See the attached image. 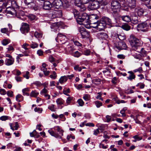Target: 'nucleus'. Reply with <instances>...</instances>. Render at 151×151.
I'll return each instance as SVG.
<instances>
[{"label": "nucleus", "mask_w": 151, "mask_h": 151, "mask_svg": "<svg viewBox=\"0 0 151 151\" xmlns=\"http://www.w3.org/2000/svg\"><path fill=\"white\" fill-rule=\"evenodd\" d=\"M113 99L114 101H115L116 103L118 104H120V103H125V102L124 100H121L120 101L118 99L117 97L114 98Z\"/></svg>", "instance_id": "34"}, {"label": "nucleus", "mask_w": 151, "mask_h": 151, "mask_svg": "<svg viewBox=\"0 0 151 151\" xmlns=\"http://www.w3.org/2000/svg\"><path fill=\"white\" fill-rule=\"evenodd\" d=\"M126 45V44L124 42H118V45H116L115 46L116 48L120 50L124 49Z\"/></svg>", "instance_id": "17"}, {"label": "nucleus", "mask_w": 151, "mask_h": 151, "mask_svg": "<svg viewBox=\"0 0 151 151\" xmlns=\"http://www.w3.org/2000/svg\"><path fill=\"white\" fill-rule=\"evenodd\" d=\"M105 126L102 125L100 126L98 129L101 131V132H102L105 129Z\"/></svg>", "instance_id": "51"}, {"label": "nucleus", "mask_w": 151, "mask_h": 151, "mask_svg": "<svg viewBox=\"0 0 151 151\" xmlns=\"http://www.w3.org/2000/svg\"><path fill=\"white\" fill-rule=\"evenodd\" d=\"M7 95L10 97H12L13 96V92L11 91H9L7 92Z\"/></svg>", "instance_id": "50"}, {"label": "nucleus", "mask_w": 151, "mask_h": 151, "mask_svg": "<svg viewBox=\"0 0 151 151\" xmlns=\"http://www.w3.org/2000/svg\"><path fill=\"white\" fill-rule=\"evenodd\" d=\"M43 51L41 50H38L37 52V53L39 56L43 55Z\"/></svg>", "instance_id": "61"}, {"label": "nucleus", "mask_w": 151, "mask_h": 151, "mask_svg": "<svg viewBox=\"0 0 151 151\" xmlns=\"http://www.w3.org/2000/svg\"><path fill=\"white\" fill-rule=\"evenodd\" d=\"M101 19L105 24L106 25V24L110 25L111 24V21L109 18L106 17H103Z\"/></svg>", "instance_id": "22"}, {"label": "nucleus", "mask_w": 151, "mask_h": 151, "mask_svg": "<svg viewBox=\"0 0 151 151\" xmlns=\"http://www.w3.org/2000/svg\"><path fill=\"white\" fill-rule=\"evenodd\" d=\"M132 56L136 59L140 60L142 59V55L139 54L135 53L134 52L132 53Z\"/></svg>", "instance_id": "23"}, {"label": "nucleus", "mask_w": 151, "mask_h": 151, "mask_svg": "<svg viewBox=\"0 0 151 151\" xmlns=\"http://www.w3.org/2000/svg\"><path fill=\"white\" fill-rule=\"evenodd\" d=\"M81 1V0H75L74 3L75 5L78 7L80 6V5H81L82 4Z\"/></svg>", "instance_id": "40"}, {"label": "nucleus", "mask_w": 151, "mask_h": 151, "mask_svg": "<svg viewBox=\"0 0 151 151\" xmlns=\"http://www.w3.org/2000/svg\"><path fill=\"white\" fill-rule=\"evenodd\" d=\"M74 68L75 70H78L79 71H81V67H79L78 65H76L74 67Z\"/></svg>", "instance_id": "63"}, {"label": "nucleus", "mask_w": 151, "mask_h": 151, "mask_svg": "<svg viewBox=\"0 0 151 151\" xmlns=\"http://www.w3.org/2000/svg\"><path fill=\"white\" fill-rule=\"evenodd\" d=\"M78 30L83 38H84L89 37V32L86 31V29L83 27L81 26L79 27Z\"/></svg>", "instance_id": "6"}, {"label": "nucleus", "mask_w": 151, "mask_h": 151, "mask_svg": "<svg viewBox=\"0 0 151 151\" xmlns=\"http://www.w3.org/2000/svg\"><path fill=\"white\" fill-rule=\"evenodd\" d=\"M149 27L147 23L145 22L139 24L137 26V29L143 32L148 31Z\"/></svg>", "instance_id": "4"}, {"label": "nucleus", "mask_w": 151, "mask_h": 151, "mask_svg": "<svg viewBox=\"0 0 151 151\" xmlns=\"http://www.w3.org/2000/svg\"><path fill=\"white\" fill-rule=\"evenodd\" d=\"M53 6L57 9L62 6L63 3L61 0H55L52 3Z\"/></svg>", "instance_id": "13"}, {"label": "nucleus", "mask_w": 151, "mask_h": 151, "mask_svg": "<svg viewBox=\"0 0 151 151\" xmlns=\"http://www.w3.org/2000/svg\"><path fill=\"white\" fill-rule=\"evenodd\" d=\"M73 99V97H68L67 98L66 102L68 104H69L70 103L71 101Z\"/></svg>", "instance_id": "56"}, {"label": "nucleus", "mask_w": 151, "mask_h": 151, "mask_svg": "<svg viewBox=\"0 0 151 151\" xmlns=\"http://www.w3.org/2000/svg\"><path fill=\"white\" fill-rule=\"evenodd\" d=\"M38 46V44H37L36 43L32 42V44L31 45V47L32 48H35L37 47Z\"/></svg>", "instance_id": "52"}, {"label": "nucleus", "mask_w": 151, "mask_h": 151, "mask_svg": "<svg viewBox=\"0 0 151 151\" xmlns=\"http://www.w3.org/2000/svg\"><path fill=\"white\" fill-rule=\"evenodd\" d=\"M128 73L130 74L129 76L127 77V78L128 80L130 81H132V80L135 79V76L133 72L132 71H129L128 72Z\"/></svg>", "instance_id": "25"}, {"label": "nucleus", "mask_w": 151, "mask_h": 151, "mask_svg": "<svg viewBox=\"0 0 151 151\" xmlns=\"http://www.w3.org/2000/svg\"><path fill=\"white\" fill-rule=\"evenodd\" d=\"M81 3L83 4H88L89 3H90L91 0H81Z\"/></svg>", "instance_id": "57"}, {"label": "nucleus", "mask_w": 151, "mask_h": 151, "mask_svg": "<svg viewBox=\"0 0 151 151\" xmlns=\"http://www.w3.org/2000/svg\"><path fill=\"white\" fill-rule=\"evenodd\" d=\"M67 80V77L66 76H64L61 77L59 81L60 83L61 84H62L66 82Z\"/></svg>", "instance_id": "28"}, {"label": "nucleus", "mask_w": 151, "mask_h": 151, "mask_svg": "<svg viewBox=\"0 0 151 151\" xmlns=\"http://www.w3.org/2000/svg\"><path fill=\"white\" fill-rule=\"evenodd\" d=\"M92 82L95 84H99L101 83V80L99 79H95L93 80Z\"/></svg>", "instance_id": "36"}, {"label": "nucleus", "mask_w": 151, "mask_h": 151, "mask_svg": "<svg viewBox=\"0 0 151 151\" xmlns=\"http://www.w3.org/2000/svg\"><path fill=\"white\" fill-rule=\"evenodd\" d=\"M10 42L8 40L4 39L2 42V44L4 45H6L8 44Z\"/></svg>", "instance_id": "47"}, {"label": "nucleus", "mask_w": 151, "mask_h": 151, "mask_svg": "<svg viewBox=\"0 0 151 151\" xmlns=\"http://www.w3.org/2000/svg\"><path fill=\"white\" fill-rule=\"evenodd\" d=\"M130 16L132 18L131 19V22L133 24H136L138 23L139 21V20L138 19V17L137 15L134 12H132L130 14Z\"/></svg>", "instance_id": "12"}, {"label": "nucleus", "mask_w": 151, "mask_h": 151, "mask_svg": "<svg viewBox=\"0 0 151 151\" xmlns=\"http://www.w3.org/2000/svg\"><path fill=\"white\" fill-rule=\"evenodd\" d=\"M34 35L37 38L39 39L42 37V34L41 33H39L37 32H36L35 33Z\"/></svg>", "instance_id": "30"}, {"label": "nucleus", "mask_w": 151, "mask_h": 151, "mask_svg": "<svg viewBox=\"0 0 151 151\" xmlns=\"http://www.w3.org/2000/svg\"><path fill=\"white\" fill-rule=\"evenodd\" d=\"M20 29L22 33L24 34L26 33L29 30V25L26 23H22Z\"/></svg>", "instance_id": "10"}, {"label": "nucleus", "mask_w": 151, "mask_h": 151, "mask_svg": "<svg viewBox=\"0 0 151 151\" xmlns=\"http://www.w3.org/2000/svg\"><path fill=\"white\" fill-rule=\"evenodd\" d=\"M24 2L29 7L32 8L35 10L37 9L35 0H24Z\"/></svg>", "instance_id": "5"}, {"label": "nucleus", "mask_w": 151, "mask_h": 151, "mask_svg": "<svg viewBox=\"0 0 151 151\" xmlns=\"http://www.w3.org/2000/svg\"><path fill=\"white\" fill-rule=\"evenodd\" d=\"M73 13L74 14V16L76 19V18L79 16V12L76 9H74L73 10Z\"/></svg>", "instance_id": "42"}, {"label": "nucleus", "mask_w": 151, "mask_h": 151, "mask_svg": "<svg viewBox=\"0 0 151 151\" xmlns=\"http://www.w3.org/2000/svg\"><path fill=\"white\" fill-rule=\"evenodd\" d=\"M83 98L86 101H89L90 99V96L88 94H84Z\"/></svg>", "instance_id": "39"}, {"label": "nucleus", "mask_w": 151, "mask_h": 151, "mask_svg": "<svg viewBox=\"0 0 151 151\" xmlns=\"http://www.w3.org/2000/svg\"><path fill=\"white\" fill-rule=\"evenodd\" d=\"M77 103H78L80 106H83L84 104V102L81 99H79L77 101Z\"/></svg>", "instance_id": "41"}, {"label": "nucleus", "mask_w": 151, "mask_h": 151, "mask_svg": "<svg viewBox=\"0 0 151 151\" xmlns=\"http://www.w3.org/2000/svg\"><path fill=\"white\" fill-rule=\"evenodd\" d=\"M48 93L47 90L45 88H44L41 91L40 94L42 95L45 94H47Z\"/></svg>", "instance_id": "46"}, {"label": "nucleus", "mask_w": 151, "mask_h": 151, "mask_svg": "<svg viewBox=\"0 0 151 151\" xmlns=\"http://www.w3.org/2000/svg\"><path fill=\"white\" fill-rule=\"evenodd\" d=\"M55 106L54 105L51 104L48 107V109L52 111H55L56 108H55Z\"/></svg>", "instance_id": "37"}, {"label": "nucleus", "mask_w": 151, "mask_h": 151, "mask_svg": "<svg viewBox=\"0 0 151 151\" xmlns=\"http://www.w3.org/2000/svg\"><path fill=\"white\" fill-rule=\"evenodd\" d=\"M95 24V25H96L95 27H97V28L99 30H103L106 26L105 24L101 19L99 22L98 21Z\"/></svg>", "instance_id": "11"}, {"label": "nucleus", "mask_w": 151, "mask_h": 151, "mask_svg": "<svg viewBox=\"0 0 151 151\" xmlns=\"http://www.w3.org/2000/svg\"><path fill=\"white\" fill-rule=\"evenodd\" d=\"M97 36L98 38L101 40H106L108 37L107 35L104 32H100L98 33Z\"/></svg>", "instance_id": "15"}, {"label": "nucleus", "mask_w": 151, "mask_h": 151, "mask_svg": "<svg viewBox=\"0 0 151 151\" xmlns=\"http://www.w3.org/2000/svg\"><path fill=\"white\" fill-rule=\"evenodd\" d=\"M14 61V59L13 58L7 59L5 61V64L7 65H10L13 64Z\"/></svg>", "instance_id": "24"}, {"label": "nucleus", "mask_w": 151, "mask_h": 151, "mask_svg": "<svg viewBox=\"0 0 151 151\" xmlns=\"http://www.w3.org/2000/svg\"><path fill=\"white\" fill-rule=\"evenodd\" d=\"M121 28L126 31H128L130 29L131 27L128 24H125L122 26Z\"/></svg>", "instance_id": "29"}, {"label": "nucleus", "mask_w": 151, "mask_h": 151, "mask_svg": "<svg viewBox=\"0 0 151 151\" xmlns=\"http://www.w3.org/2000/svg\"><path fill=\"white\" fill-rule=\"evenodd\" d=\"M122 4L123 9L128 11V7L131 9H133L136 6V0H124Z\"/></svg>", "instance_id": "3"}, {"label": "nucleus", "mask_w": 151, "mask_h": 151, "mask_svg": "<svg viewBox=\"0 0 151 151\" xmlns=\"http://www.w3.org/2000/svg\"><path fill=\"white\" fill-rule=\"evenodd\" d=\"M139 52L141 54V55H142L143 56H145L147 53V52L145 50L144 48H142L141 49V50Z\"/></svg>", "instance_id": "38"}, {"label": "nucleus", "mask_w": 151, "mask_h": 151, "mask_svg": "<svg viewBox=\"0 0 151 151\" xmlns=\"http://www.w3.org/2000/svg\"><path fill=\"white\" fill-rule=\"evenodd\" d=\"M38 94V93L36 91H32L30 93V96L31 97H36Z\"/></svg>", "instance_id": "32"}, {"label": "nucleus", "mask_w": 151, "mask_h": 151, "mask_svg": "<svg viewBox=\"0 0 151 151\" xmlns=\"http://www.w3.org/2000/svg\"><path fill=\"white\" fill-rule=\"evenodd\" d=\"M143 71L142 68L141 67L139 68H138L136 69L133 70V72L134 73H136L137 72H139V73H141Z\"/></svg>", "instance_id": "49"}, {"label": "nucleus", "mask_w": 151, "mask_h": 151, "mask_svg": "<svg viewBox=\"0 0 151 151\" xmlns=\"http://www.w3.org/2000/svg\"><path fill=\"white\" fill-rule=\"evenodd\" d=\"M29 18L31 20H33L35 19L36 16L33 14H30L28 16Z\"/></svg>", "instance_id": "45"}, {"label": "nucleus", "mask_w": 151, "mask_h": 151, "mask_svg": "<svg viewBox=\"0 0 151 151\" xmlns=\"http://www.w3.org/2000/svg\"><path fill=\"white\" fill-rule=\"evenodd\" d=\"M135 11L137 12L139 16L142 15L144 12V9L142 8L136 9Z\"/></svg>", "instance_id": "26"}, {"label": "nucleus", "mask_w": 151, "mask_h": 151, "mask_svg": "<svg viewBox=\"0 0 151 151\" xmlns=\"http://www.w3.org/2000/svg\"><path fill=\"white\" fill-rule=\"evenodd\" d=\"M92 2L89 4L88 6V8L90 10L96 9L100 7V4L98 2L96 1H91Z\"/></svg>", "instance_id": "7"}, {"label": "nucleus", "mask_w": 151, "mask_h": 151, "mask_svg": "<svg viewBox=\"0 0 151 151\" xmlns=\"http://www.w3.org/2000/svg\"><path fill=\"white\" fill-rule=\"evenodd\" d=\"M95 104L97 108H99L102 105V103L99 101H96L95 102Z\"/></svg>", "instance_id": "44"}, {"label": "nucleus", "mask_w": 151, "mask_h": 151, "mask_svg": "<svg viewBox=\"0 0 151 151\" xmlns=\"http://www.w3.org/2000/svg\"><path fill=\"white\" fill-rule=\"evenodd\" d=\"M146 3L147 7L151 9V0H149Z\"/></svg>", "instance_id": "59"}, {"label": "nucleus", "mask_w": 151, "mask_h": 151, "mask_svg": "<svg viewBox=\"0 0 151 151\" xmlns=\"http://www.w3.org/2000/svg\"><path fill=\"white\" fill-rule=\"evenodd\" d=\"M34 111L36 112H38L39 113H41L42 112V108H37L36 107L34 109Z\"/></svg>", "instance_id": "48"}, {"label": "nucleus", "mask_w": 151, "mask_h": 151, "mask_svg": "<svg viewBox=\"0 0 151 151\" xmlns=\"http://www.w3.org/2000/svg\"><path fill=\"white\" fill-rule=\"evenodd\" d=\"M56 102L58 104H63L64 102V101L61 99H58L56 101Z\"/></svg>", "instance_id": "35"}, {"label": "nucleus", "mask_w": 151, "mask_h": 151, "mask_svg": "<svg viewBox=\"0 0 151 151\" xmlns=\"http://www.w3.org/2000/svg\"><path fill=\"white\" fill-rule=\"evenodd\" d=\"M8 51H13L14 50V48L11 45H9V46L7 48Z\"/></svg>", "instance_id": "60"}, {"label": "nucleus", "mask_w": 151, "mask_h": 151, "mask_svg": "<svg viewBox=\"0 0 151 151\" xmlns=\"http://www.w3.org/2000/svg\"><path fill=\"white\" fill-rule=\"evenodd\" d=\"M111 7L112 9H117L120 8V3L117 1H112L111 3Z\"/></svg>", "instance_id": "14"}, {"label": "nucleus", "mask_w": 151, "mask_h": 151, "mask_svg": "<svg viewBox=\"0 0 151 151\" xmlns=\"http://www.w3.org/2000/svg\"><path fill=\"white\" fill-rule=\"evenodd\" d=\"M78 8L79 10L81 12L84 11L86 9V7L84 4H82L81 5H80V6H78Z\"/></svg>", "instance_id": "31"}, {"label": "nucleus", "mask_w": 151, "mask_h": 151, "mask_svg": "<svg viewBox=\"0 0 151 151\" xmlns=\"http://www.w3.org/2000/svg\"><path fill=\"white\" fill-rule=\"evenodd\" d=\"M1 31L2 33H6L9 31L8 28H4L1 29Z\"/></svg>", "instance_id": "43"}, {"label": "nucleus", "mask_w": 151, "mask_h": 151, "mask_svg": "<svg viewBox=\"0 0 151 151\" xmlns=\"http://www.w3.org/2000/svg\"><path fill=\"white\" fill-rule=\"evenodd\" d=\"M62 16V12L61 11H55L54 12L52 15V18L56 17H60Z\"/></svg>", "instance_id": "18"}, {"label": "nucleus", "mask_w": 151, "mask_h": 151, "mask_svg": "<svg viewBox=\"0 0 151 151\" xmlns=\"http://www.w3.org/2000/svg\"><path fill=\"white\" fill-rule=\"evenodd\" d=\"M77 22L80 24H83L85 27L89 28V17L88 15L85 13H80L79 16L76 18Z\"/></svg>", "instance_id": "1"}, {"label": "nucleus", "mask_w": 151, "mask_h": 151, "mask_svg": "<svg viewBox=\"0 0 151 151\" xmlns=\"http://www.w3.org/2000/svg\"><path fill=\"white\" fill-rule=\"evenodd\" d=\"M29 89L28 88H26L23 89L22 91L23 95L29 96V93L26 92L29 91Z\"/></svg>", "instance_id": "33"}, {"label": "nucleus", "mask_w": 151, "mask_h": 151, "mask_svg": "<svg viewBox=\"0 0 151 151\" xmlns=\"http://www.w3.org/2000/svg\"><path fill=\"white\" fill-rule=\"evenodd\" d=\"M52 7V5L48 1H46L44 2L43 5V9L46 10H50Z\"/></svg>", "instance_id": "16"}, {"label": "nucleus", "mask_w": 151, "mask_h": 151, "mask_svg": "<svg viewBox=\"0 0 151 151\" xmlns=\"http://www.w3.org/2000/svg\"><path fill=\"white\" fill-rule=\"evenodd\" d=\"M6 11L8 14L12 15H17L18 14L17 11L13 8L11 9L10 10H9V8H7Z\"/></svg>", "instance_id": "19"}, {"label": "nucleus", "mask_w": 151, "mask_h": 151, "mask_svg": "<svg viewBox=\"0 0 151 151\" xmlns=\"http://www.w3.org/2000/svg\"><path fill=\"white\" fill-rule=\"evenodd\" d=\"M49 60L51 63L55 61V58L51 55L49 56Z\"/></svg>", "instance_id": "58"}, {"label": "nucleus", "mask_w": 151, "mask_h": 151, "mask_svg": "<svg viewBox=\"0 0 151 151\" xmlns=\"http://www.w3.org/2000/svg\"><path fill=\"white\" fill-rule=\"evenodd\" d=\"M81 55V53L79 52L78 51H76L75 52L73 55L74 56L76 57H79Z\"/></svg>", "instance_id": "53"}, {"label": "nucleus", "mask_w": 151, "mask_h": 151, "mask_svg": "<svg viewBox=\"0 0 151 151\" xmlns=\"http://www.w3.org/2000/svg\"><path fill=\"white\" fill-rule=\"evenodd\" d=\"M107 132L106 131H104V136L103 137L105 139H109L110 138V137L108 135H107Z\"/></svg>", "instance_id": "62"}, {"label": "nucleus", "mask_w": 151, "mask_h": 151, "mask_svg": "<svg viewBox=\"0 0 151 151\" xmlns=\"http://www.w3.org/2000/svg\"><path fill=\"white\" fill-rule=\"evenodd\" d=\"M15 79L17 82H21L22 81V78L18 76H15Z\"/></svg>", "instance_id": "64"}, {"label": "nucleus", "mask_w": 151, "mask_h": 151, "mask_svg": "<svg viewBox=\"0 0 151 151\" xmlns=\"http://www.w3.org/2000/svg\"><path fill=\"white\" fill-rule=\"evenodd\" d=\"M120 17L121 18L122 20L125 22H129L131 21V17L129 15L121 16Z\"/></svg>", "instance_id": "21"}, {"label": "nucleus", "mask_w": 151, "mask_h": 151, "mask_svg": "<svg viewBox=\"0 0 151 151\" xmlns=\"http://www.w3.org/2000/svg\"><path fill=\"white\" fill-rule=\"evenodd\" d=\"M57 42H59V40L61 42V44H63L65 43L67 40L66 37L63 34L59 33L57 37L55 38Z\"/></svg>", "instance_id": "9"}, {"label": "nucleus", "mask_w": 151, "mask_h": 151, "mask_svg": "<svg viewBox=\"0 0 151 151\" xmlns=\"http://www.w3.org/2000/svg\"><path fill=\"white\" fill-rule=\"evenodd\" d=\"M8 116H3L0 117V119L2 121H6L8 119Z\"/></svg>", "instance_id": "55"}, {"label": "nucleus", "mask_w": 151, "mask_h": 151, "mask_svg": "<svg viewBox=\"0 0 151 151\" xmlns=\"http://www.w3.org/2000/svg\"><path fill=\"white\" fill-rule=\"evenodd\" d=\"M48 132L51 135L56 138H58L59 139L62 138L61 137L60 135H59L58 133L55 132L52 130H49L48 131Z\"/></svg>", "instance_id": "20"}, {"label": "nucleus", "mask_w": 151, "mask_h": 151, "mask_svg": "<svg viewBox=\"0 0 151 151\" xmlns=\"http://www.w3.org/2000/svg\"><path fill=\"white\" fill-rule=\"evenodd\" d=\"M6 93L5 90L4 89H0V94L1 95H4Z\"/></svg>", "instance_id": "54"}, {"label": "nucleus", "mask_w": 151, "mask_h": 151, "mask_svg": "<svg viewBox=\"0 0 151 151\" xmlns=\"http://www.w3.org/2000/svg\"><path fill=\"white\" fill-rule=\"evenodd\" d=\"M129 41L132 49L134 50H137L143 44V42L141 40L133 35H130Z\"/></svg>", "instance_id": "2"}, {"label": "nucleus", "mask_w": 151, "mask_h": 151, "mask_svg": "<svg viewBox=\"0 0 151 151\" xmlns=\"http://www.w3.org/2000/svg\"><path fill=\"white\" fill-rule=\"evenodd\" d=\"M99 19V17L96 14H92L89 17V25L90 24L95 25L98 22V20Z\"/></svg>", "instance_id": "8"}, {"label": "nucleus", "mask_w": 151, "mask_h": 151, "mask_svg": "<svg viewBox=\"0 0 151 151\" xmlns=\"http://www.w3.org/2000/svg\"><path fill=\"white\" fill-rule=\"evenodd\" d=\"M11 5L12 7V8L14 9H17L18 7V6L17 4V2L15 1H12L11 2Z\"/></svg>", "instance_id": "27"}]
</instances>
